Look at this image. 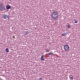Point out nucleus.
Here are the masks:
<instances>
[{"label":"nucleus","mask_w":80,"mask_h":80,"mask_svg":"<svg viewBox=\"0 0 80 80\" xmlns=\"http://www.w3.org/2000/svg\"><path fill=\"white\" fill-rule=\"evenodd\" d=\"M52 18H54V19L57 18L58 17V13H57V12H53L52 14Z\"/></svg>","instance_id":"f257e3e1"},{"label":"nucleus","mask_w":80,"mask_h":80,"mask_svg":"<svg viewBox=\"0 0 80 80\" xmlns=\"http://www.w3.org/2000/svg\"><path fill=\"white\" fill-rule=\"evenodd\" d=\"M64 50H66V51H68V50H69V46L68 45H65L64 46Z\"/></svg>","instance_id":"f03ea898"},{"label":"nucleus","mask_w":80,"mask_h":80,"mask_svg":"<svg viewBox=\"0 0 80 80\" xmlns=\"http://www.w3.org/2000/svg\"><path fill=\"white\" fill-rule=\"evenodd\" d=\"M4 9H5V7L2 5H1L0 6V10H3Z\"/></svg>","instance_id":"7ed1b4c3"},{"label":"nucleus","mask_w":80,"mask_h":80,"mask_svg":"<svg viewBox=\"0 0 80 80\" xmlns=\"http://www.w3.org/2000/svg\"><path fill=\"white\" fill-rule=\"evenodd\" d=\"M41 60H42V61H43V60H44V58H43V55H42L41 56Z\"/></svg>","instance_id":"20e7f679"},{"label":"nucleus","mask_w":80,"mask_h":80,"mask_svg":"<svg viewBox=\"0 0 80 80\" xmlns=\"http://www.w3.org/2000/svg\"><path fill=\"white\" fill-rule=\"evenodd\" d=\"M11 8V7L10 6H6V8L7 9H10Z\"/></svg>","instance_id":"39448f33"},{"label":"nucleus","mask_w":80,"mask_h":80,"mask_svg":"<svg viewBox=\"0 0 80 80\" xmlns=\"http://www.w3.org/2000/svg\"><path fill=\"white\" fill-rule=\"evenodd\" d=\"M6 52H9V51H8V48L6 49Z\"/></svg>","instance_id":"423d86ee"},{"label":"nucleus","mask_w":80,"mask_h":80,"mask_svg":"<svg viewBox=\"0 0 80 80\" xmlns=\"http://www.w3.org/2000/svg\"><path fill=\"white\" fill-rule=\"evenodd\" d=\"M3 17V18H6V17H7L6 15H4Z\"/></svg>","instance_id":"0eeeda50"},{"label":"nucleus","mask_w":80,"mask_h":80,"mask_svg":"<svg viewBox=\"0 0 80 80\" xmlns=\"http://www.w3.org/2000/svg\"><path fill=\"white\" fill-rule=\"evenodd\" d=\"M48 55H53V53H48Z\"/></svg>","instance_id":"6e6552de"},{"label":"nucleus","mask_w":80,"mask_h":80,"mask_svg":"<svg viewBox=\"0 0 80 80\" xmlns=\"http://www.w3.org/2000/svg\"><path fill=\"white\" fill-rule=\"evenodd\" d=\"M28 32H25V35H27V34H28Z\"/></svg>","instance_id":"1a4fd4ad"},{"label":"nucleus","mask_w":80,"mask_h":80,"mask_svg":"<svg viewBox=\"0 0 80 80\" xmlns=\"http://www.w3.org/2000/svg\"><path fill=\"white\" fill-rule=\"evenodd\" d=\"M62 36H65L66 35V34H62Z\"/></svg>","instance_id":"9d476101"},{"label":"nucleus","mask_w":80,"mask_h":80,"mask_svg":"<svg viewBox=\"0 0 80 80\" xmlns=\"http://www.w3.org/2000/svg\"><path fill=\"white\" fill-rule=\"evenodd\" d=\"M68 28H70V26L69 25H68Z\"/></svg>","instance_id":"9b49d317"},{"label":"nucleus","mask_w":80,"mask_h":80,"mask_svg":"<svg viewBox=\"0 0 80 80\" xmlns=\"http://www.w3.org/2000/svg\"><path fill=\"white\" fill-rule=\"evenodd\" d=\"M75 23H77V22H78V21H75Z\"/></svg>","instance_id":"f8f14e48"},{"label":"nucleus","mask_w":80,"mask_h":80,"mask_svg":"<svg viewBox=\"0 0 80 80\" xmlns=\"http://www.w3.org/2000/svg\"><path fill=\"white\" fill-rule=\"evenodd\" d=\"M46 52H49V50H47L46 51Z\"/></svg>","instance_id":"ddd939ff"},{"label":"nucleus","mask_w":80,"mask_h":80,"mask_svg":"<svg viewBox=\"0 0 80 80\" xmlns=\"http://www.w3.org/2000/svg\"><path fill=\"white\" fill-rule=\"evenodd\" d=\"M70 78H71V79H73V77H72Z\"/></svg>","instance_id":"4468645a"},{"label":"nucleus","mask_w":80,"mask_h":80,"mask_svg":"<svg viewBox=\"0 0 80 80\" xmlns=\"http://www.w3.org/2000/svg\"><path fill=\"white\" fill-rule=\"evenodd\" d=\"M13 38H15V37H14V36H13Z\"/></svg>","instance_id":"2eb2a0df"},{"label":"nucleus","mask_w":80,"mask_h":80,"mask_svg":"<svg viewBox=\"0 0 80 80\" xmlns=\"http://www.w3.org/2000/svg\"><path fill=\"white\" fill-rule=\"evenodd\" d=\"M39 79H40V80H41V79H42V78H40Z\"/></svg>","instance_id":"dca6fc26"}]
</instances>
